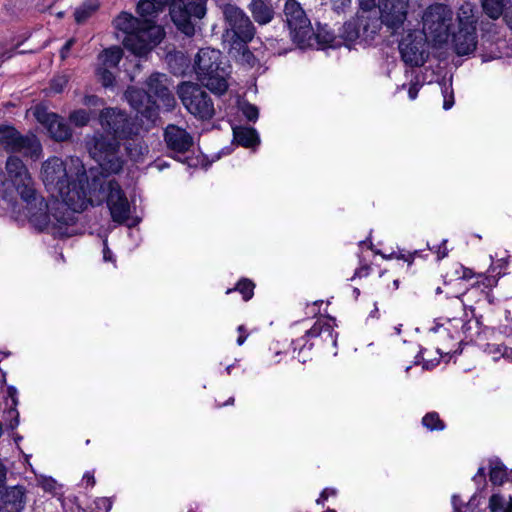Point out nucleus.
I'll use <instances>...</instances> for the list:
<instances>
[{
	"label": "nucleus",
	"instance_id": "1",
	"mask_svg": "<svg viewBox=\"0 0 512 512\" xmlns=\"http://www.w3.org/2000/svg\"><path fill=\"white\" fill-rule=\"evenodd\" d=\"M42 180L48 192L59 198L71 210L80 213L88 205L107 204L114 222L123 224L130 216V204L116 180H107L97 169H89L77 160L67 165L59 157L42 164Z\"/></svg>",
	"mask_w": 512,
	"mask_h": 512
},
{
	"label": "nucleus",
	"instance_id": "2",
	"mask_svg": "<svg viewBox=\"0 0 512 512\" xmlns=\"http://www.w3.org/2000/svg\"><path fill=\"white\" fill-rule=\"evenodd\" d=\"M409 0H377L376 7L371 16L361 15L360 18H350L344 22L343 37L347 40H360L370 44L379 33L383 25L396 33L407 17Z\"/></svg>",
	"mask_w": 512,
	"mask_h": 512
},
{
	"label": "nucleus",
	"instance_id": "3",
	"mask_svg": "<svg viewBox=\"0 0 512 512\" xmlns=\"http://www.w3.org/2000/svg\"><path fill=\"white\" fill-rule=\"evenodd\" d=\"M5 169L16 191L28 206L30 222L46 226L49 222L48 204L37 194L35 183L26 165L19 157L12 155L7 158Z\"/></svg>",
	"mask_w": 512,
	"mask_h": 512
},
{
	"label": "nucleus",
	"instance_id": "4",
	"mask_svg": "<svg viewBox=\"0 0 512 512\" xmlns=\"http://www.w3.org/2000/svg\"><path fill=\"white\" fill-rule=\"evenodd\" d=\"M85 146L98 167L97 169L107 180H112L111 175L122 172L125 159L121 153V141L107 134L103 130H97L85 138Z\"/></svg>",
	"mask_w": 512,
	"mask_h": 512
},
{
	"label": "nucleus",
	"instance_id": "5",
	"mask_svg": "<svg viewBox=\"0 0 512 512\" xmlns=\"http://www.w3.org/2000/svg\"><path fill=\"white\" fill-rule=\"evenodd\" d=\"M193 68L197 79L211 92L222 95L228 90L230 66L220 50L201 48L196 54Z\"/></svg>",
	"mask_w": 512,
	"mask_h": 512
},
{
	"label": "nucleus",
	"instance_id": "6",
	"mask_svg": "<svg viewBox=\"0 0 512 512\" xmlns=\"http://www.w3.org/2000/svg\"><path fill=\"white\" fill-rule=\"evenodd\" d=\"M224 21L223 41L229 45L250 43L256 27L250 17L236 4L226 3L221 6Z\"/></svg>",
	"mask_w": 512,
	"mask_h": 512
},
{
	"label": "nucleus",
	"instance_id": "7",
	"mask_svg": "<svg viewBox=\"0 0 512 512\" xmlns=\"http://www.w3.org/2000/svg\"><path fill=\"white\" fill-rule=\"evenodd\" d=\"M98 122L104 132L120 141L133 140L142 129L138 116H132L118 107H103Z\"/></svg>",
	"mask_w": 512,
	"mask_h": 512
},
{
	"label": "nucleus",
	"instance_id": "8",
	"mask_svg": "<svg viewBox=\"0 0 512 512\" xmlns=\"http://www.w3.org/2000/svg\"><path fill=\"white\" fill-rule=\"evenodd\" d=\"M282 20L293 43L300 48L310 46L314 29L302 5L297 0H285Z\"/></svg>",
	"mask_w": 512,
	"mask_h": 512
},
{
	"label": "nucleus",
	"instance_id": "9",
	"mask_svg": "<svg viewBox=\"0 0 512 512\" xmlns=\"http://www.w3.org/2000/svg\"><path fill=\"white\" fill-rule=\"evenodd\" d=\"M177 95L187 111L200 120H211L215 115L211 96L198 83L183 81L177 86Z\"/></svg>",
	"mask_w": 512,
	"mask_h": 512
},
{
	"label": "nucleus",
	"instance_id": "10",
	"mask_svg": "<svg viewBox=\"0 0 512 512\" xmlns=\"http://www.w3.org/2000/svg\"><path fill=\"white\" fill-rule=\"evenodd\" d=\"M401 60L411 68L422 67L429 59V42L426 32L408 30L398 43Z\"/></svg>",
	"mask_w": 512,
	"mask_h": 512
},
{
	"label": "nucleus",
	"instance_id": "11",
	"mask_svg": "<svg viewBox=\"0 0 512 512\" xmlns=\"http://www.w3.org/2000/svg\"><path fill=\"white\" fill-rule=\"evenodd\" d=\"M0 145L7 152L21 153L33 160H38L42 154L41 143L35 134L22 135L9 125L0 126Z\"/></svg>",
	"mask_w": 512,
	"mask_h": 512
},
{
	"label": "nucleus",
	"instance_id": "12",
	"mask_svg": "<svg viewBox=\"0 0 512 512\" xmlns=\"http://www.w3.org/2000/svg\"><path fill=\"white\" fill-rule=\"evenodd\" d=\"M472 8L467 6L461 7V13L458 16V31L452 34V44L454 51L459 56H465L473 53L477 47V20L473 15Z\"/></svg>",
	"mask_w": 512,
	"mask_h": 512
},
{
	"label": "nucleus",
	"instance_id": "13",
	"mask_svg": "<svg viewBox=\"0 0 512 512\" xmlns=\"http://www.w3.org/2000/svg\"><path fill=\"white\" fill-rule=\"evenodd\" d=\"M452 15L447 5L432 4L424 12L422 30H428L435 42L444 43L451 34Z\"/></svg>",
	"mask_w": 512,
	"mask_h": 512
},
{
	"label": "nucleus",
	"instance_id": "14",
	"mask_svg": "<svg viewBox=\"0 0 512 512\" xmlns=\"http://www.w3.org/2000/svg\"><path fill=\"white\" fill-rule=\"evenodd\" d=\"M164 31L161 26L147 25L126 36L124 47L138 57H146L154 47L161 43Z\"/></svg>",
	"mask_w": 512,
	"mask_h": 512
},
{
	"label": "nucleus",
	"instance_id": "15",
	"mask_svg": "<svg viewBox=\"0 0 512 512\" xmlns=\"http://www.w3.org/2000/svg\"><path fill=\"white\" fill-rule=\"evenodd\" d=\"M33 115L46 128L53 140L64 142L72 138L73 131L68 121L57 113L48 111L45 105H36Z\"/></svg>",
	"mask_w": 512,
	"mask_h": 512
},
{
	"label": "nucleus",
	"instance_id": "16",
	"mask_svg": "<svg viewBox=\"0 0 512 512\" xmlns=\"http://www.w3.org/2000/svg\"><path fill=\"white\" fill-rule=\"evenodd\" d=\"M164 140L167 148L180 162L186 163L190 167L196 165L193 163V158L187 155L193 147V137L184 128L168 125L164 131Z\"/></svg>",
	"mask_w": 512,
	"mask_h": 512
},
{
	"label": "nucleus",
	"instance_id": "17",
	"mask_svg": "<svg viewBox=\"0 0 512 512\" xmlns=\"http://www.w3.org/2000/svg\"><path fill=\"white\" fill-rule=\"evenodd\" d=\"M158 8V11L162 12L166 6H169V14L171 20L186 36H193L195 34V26L190 19V14L187 10L186 0H153Z\"/></svg>",
	"mask_w": 512,
	"mask_h": 512
},
{
	"label": "nucleus",
	"instance_id": "18",
	"mask_svg": "<svg viewBox=\"0 0 512 512\" xmlns=\"http://www.w3.org/2000/svg\"><path fill=\"white\" fill-rule=\"evenodd\" d=\"M125 98L129 105L142 117L154 120L158 116L159 105L155 99H151V94L147 90L134 86L128 87Z\"/></svg>",
	"mask_w": 512,
	"mask_h": 512
},
{
	"label": "nucleus",
	"instance_id": "19",
	"mask_svg": "<svg viewBox=\"0 0 512 512\" xmlns=\"http://www.w3.org/2000/svg\"><path fill=\"white\" fill-rule=\"evenodd\" d=\"M169 79L166 74L154 72L145 84L147 92L151 94V99L160 101L166 110H172L176 106V99L168 87Z\"/></svg>",
	"mask_w": 512,
	"mask_h": 512
},
{
	"label": "nucleus",
	"instance_id": "20",
	"mask_svg": "<svg viewBox=\"0 0 512 512\" xmlns=\"http://www.w3.org/2000/svg\"><path fill=\"white\" fill-rule=\"evenodd\" d=\"M26 492L22 485L4 488L0 496V512H23L27 501Z\"/></svg>",
	"mask_w": 512,
	"mask_h": 512
},
{
	"label": "nucleus",
	"instance_id": "21",
	"mask_svg": "<svg viewBox=\"0 0 512 512\" xmlns=\"http://www.w3.org/2000/svg\"><path fill=\"white\" fill-rule=\"evenodd\" d=\"M278 1L274 0H251L248 10L253 20L259 25L269 24L276 15Z\"/></svg>",
	"mask_w": 512,
	"mask_h": 512
},
{
	"label": "nucleus",
	"instance_id": "22",
	"mask_svg": "<svg viewBox=\"0 0 512 512\" xmlns=\"http://www.w3.org/2000/svg\"><path fill=\"white\" fill-rule=\"evenodd\" d=\"M344 30V24L342 25V28L340 29L339 35H336L334 30L329 27V25L324 24L320 25L318 24L317 30L314 31L313 39L315 38L317 42L321 45H326L328 47H338L343 42L346 44H351L356 42L357 40H347L345 39L343 35Z\"/></svg>",
	"mask_w": 512,
	"mask_h": 512
},
{
	"label": "nucleus",
	"instance_id": "23",
	"mask_svg": "<svg viewBox=\"0 0 512 512\" xmlns=\"http://www.w3.org/2000/svg\"><path fill=\"white\" fill-rule=\"evenodd\" d=\"M304 338H320V343L323 345L332 343L333 346H336L337 343L333 326L322 319H318L314 325L306 331L302 339Z\"/></svg>",
	"mask_w": 512,
	"mask_h": 512
},
{
	"label": "nucleus",
	"instance_id": "24",
	"mask_svg": "<svg viewBox=\"0 0 512 512\" xmlns=\"http://www.w3.org/2000/svg\"><path fill=\"white\" fill-rule=\"evenodd\" d=\"M169 71L175 76H183L191 65L190 57L182 51L168 52L165 57Z\"/></svg>",
	"mask_w": 512,
	"mask_h": 512
},
{
	"label": "nucleus",
	"instance_id": "25",
	"mask_svg": "<svg viewBox=\"0 0 512 512\" xmlns=\"http://www.w3.org/2000/svg\"><path fill=\"white\" fill-rule=\"evenodd\" d=\"M233 141L245 148H253L260 144V138L256 129L246 126H236L233 128Z\"/></svg>",
	"mask_w": 512,
	"mask_h": 512
},
{
	"label": "nucleus",
	"instance_id": "26",
	"mask_svg": "<svg viewBox=\"0 0 512 512\" xmlns=\"http://www.w3.org/2000/svg\"><path fill=\"white\" fill-rule=\"evenodd\" d=\"M115 27L124 32L126 36L135 33L143 27L140 19L134 17L132 14L127 12H121L118 17L114 20Z\"/></svg>",
	"mask_w": 512,
	"mask_h": 512
},
{
	"label": "nucleus",
	"instance_id": "27",
	"mask_svg": "<svg viewBox=\"0 0 512 512\" xmlns=\"http://www.w3.org/2000/svg\"><path fill=\"white\" fill-rule=\"evenodd\" d=\"M122 57L123 50L119 46L109 47L98 55V66L117 69Z\"/></svg>",
	"mask_w": 512,
	"mask_h": 512
},
{
	"label": "nucleus",
	"instance_id": "28",
	"mask_svg": "<svg viewBox=\"0 0 512 512\" xmlns=\"http://www.w3.org/2000/svg\"><path fill=\"white\" fill-rule=\"evenodd\" d=\"M136 11L143 19V26L156 25L154 19L158 16L160 11L153 0H139Z\"/></svg>",
	"mask_w": 512,
	"mask_h": 512
},
{
	"label": "nucleus",
	"instance_id": "29",
	"mask_svg": "<svg viewBox=\"0 0 512 512\" xmlns=\"http://www.w3.org/2000/svg\"><path fill=\"white\" fill-rule=\"evenodd\" d=\"M489 468V479L493 485H502L509 480L507 467L498 457L489 459Z\"/></svg>",
	"mask_w": 512,
	"mask_h": 512
},
{
	"label": "nucleus",
	"instance_id": "30",
	"mask_svg": "<svg viewBox=\"0 0 512 512\" xmlns=\"http://www.w3.org/2000/svg\"><path fill=\"white\" fill-rule=\"evenodd\" d=\"M99 2L97 0H86L74 12V18L77 24L84 23L91 15L98 10Z\"/></svg>",
	"mask_w": 512,
	"mask_h": 512
},
{
	"label": "nucleus",
	"instance_id": "31",
	"mask_svg": "<svg viewBox=\"0 0 512 512\" xmlns=\"http://www.w3.org/2000/svg\"><path fill=\"white\" fill-rule=\"evenodd\" d=\"M491 512H512V496L506 500L501 494L494 493L489 499Z\"/></svg>",
	"mask_w": 512,
	"mask_h": 512
},
{
	"label": "nucleus",
	"instance_id": "32",
	"mask_svg": "<svg viewBox=\"0 0 512 512\" xmlns=\"http://www.w3.org/2000/svg\"><path fill=\"white\" fill-rule=\"evenodd\" d=\"M483 11L491 19H498L506 4V0H481Z\"/></svg>",
	"mask_w": 512,
	"mask_h": 512
},
{
	"label": "nucleus",
	"instance_id": "33",
	"mask_svg": "<svg viewBox=\"0 0 512 512\" xmlns=\"http://www.w3.org/2000/svg\"><path fill=\"white\" fill-rule=\"evenodd\" d=\"M67 208L71 211V212H68L67 214L65 213H62L61 216L55 214L54 217L55 219L57 220V222L60 224L59 226V229L61 230L62 229V226H65V231H59V234L61 236H66V237H69V236H72L73 235V231H68L69 229V226H73L74 224H76L77 222V219L76 217L74 216V213L76 211H73L71 210L68 206Z\"/></svg>",
	"mask_w": 512,
	"mask_h": 512
},
{
	"label": "nucleus",
	"instance_id": "34",
	"mask_svg": "<svg viewBox=\"0 0 512 512\" xmlns=\"http://www.w3.org/2000/svg\"><path fill=\"white\" fill-rule=\"evenodd\" d=\"M230 50H236L238 55L240 56V61L243 64H248L250 67H253L257 59L253 52L249 49L248 44H244L243 46L241 44H234L229 45Z\"/></svg>",
	"mask_w": 512,
	"mask_h": 512
},
{
	"label": "nucleus",
	"instance_id": "35",
	"mask_svg": "<svg viewBox=\"0 0 512 512\" xmlns=\"http://www.w3.org/2000/svg\"><path fill=\"white\" fill-rule=\"evenodd\" d=\"M95 75L98 82H100L104 88L114 87L115 75L111 68L97 66L95 69Z\"/></svg>",
	"mask_w": 512,
	"mask_h": 512
},
{
	"label": "nucleus",
	"instance_id": "36",
	"mask_svg": "<svg viewBox=\"0 0 512 512\" xmlns=\"http://www.w3.org/2000/svg\"><path fill=\"white\" fill-rule=\"evenodd\" d=\"M254 288L255 284L250 279L242 278L238 281L236 287L234 289H228L227 293H230L234 290L239 291L242 294L243 300L248 301L254 295Z\"/></svg>",
	"mask_w": 512,
	"mask_h": 512
},
{
	"label": "nucleus",
	"instance_id": "37",
	"mask_svg": "<svg viewBox=\"0 0 512 512\" xmlns=\"http://www.w3.org/2000/svg\"><path fill=\"white\" fill-rule=\"evenodd\" d=\"M206 2L207 0H189L186 1L187 10L192 17L201 19L206 14Z\"/></svg>",
	"mask_w": 512,
	"mask_h": 512
},
{
	"label": "nucleus",
	"instance_id": "38",
	"mask_svg": "<svg viewBox=\"0 0 512 512\" xmlns=\"http://www.w3.org/2000/svg\"><path fill=\"white\" fill-rule=\"evenodd\" d=\"M91 113L85 109H77L69 114V121L76 127H84L89 124Z\"/></svg>",
	"mask_w": 512,
	"mask_h": 512
},
{
	"label": "nucleus",
	"instance_id": "39",
	"mask_svg": "<svg viewBox=\"0 0 512 512\" xmlns=\"http://www.w3.org/2000/svg\"><path fill=\"white\" fill-rule=\"evenodd\" d=\"M422 424L431 431H441L445 428V423L440 419L437 412L427 413L422 419Z\"/></svg>",
	"mask_w": 512,
	"mask_h": 512
},
{
	"label": "nucleus",
	"instance_id": "40",
	"mask_svg": "<svg viewBox=\"0 0 512 512\" xmlns=\"http://www.w3.org/2000/svg\"><path fill=\"white\" fill-rule=\"evenodd\" d=\"M125 150L130 160L137 162L139 161L145 152L147 147H143L141 144L128 142L125 144Z\"/></svg>",
	"mask_w": 512,
	"mask_h": 512
},
{
	"label": "nucleus",
	"instance_id": "41",
	"mask_svg": "<svg viewBox=\"0 0 512 512\" xmlns=\"http://www.w3.org/2000/svg\"><path fill=\"white\" fill-rule=\"evenodd\" d=\"M473 481L477 484L478 489H477V493H475L471 497V499L469 501L470 503L475 500L478 493L481 494L487 487L486 473H485L484 467H480L478 469L477 473L473 477Z\"/></svg>",
	"mask_w": 512,
	"mask_h": 512
},
{
	"label": "nucleus",
	"instance_id": "42",
	"mask_svg": "<svg viewBox=\"0 0 512 512\" xmlns=\"http://www.w3.org/2000/svg\"><path fill=\"white\" fill-rule=\"evenodd\" d=\"M242 114L250 122H256L259 117V109L256 105L245 101L241 105Z\"/></svg>",
	"mask_w": 512,
	"mask_h": 512
},
{
	"label": "nucleus",
	"instance_id": "43",
	"mask_svg": "<svg viewBox=\"0 0 512 512\" xmlns=\"http://www.w3.org/2000/svg\"><path fill=\"white\" fill-rule=\"evenodd\" d=\"M359 1V10L353 18H360L361 15L371 16L374 9L376 8L377 1L376 0H358Z\"/></svg>",
	"mask_w": 512,
	"mask_h": 512
},
{
	"label": "nucleus",
	"instance_id": "44",
	"mask_svg": "<svg viewBox=\"0 0 512 512\" xmlns=\"http://www.w3.org/2000/svg\"><path fill=\"white\" fill-rule=\"evenodd\" d=\"M442 94L444 97L443 108L449 110L454 105V96L452 84L447 85L445 82L442 87Z\"/></svg>",
	"mask_w": 512,
	"mask_h": 512
},
{
	"label": "nucleus",
	"instance_id": "45",
	"mask_svg": "<svg viewBox=\"0 0 512 512\" xmlns=\"http://www.w3.org/2000/svg\"><path fill=\"white\" fill-rule=\"evenodd\" d=\"M82 103L87 107L99 108L105 105V100L97 95H85Z\"/></svg>",
	"mask_w": 512,
	"mask_h": 512
},
{
	"label": "nucleus",
	"instance_id": "46",
	"mask_svg": "<svg viewBox=\"0 0 512 512\" xmlns=\"http://www.w3.org/2000/svg\"><path fill=\"white\" fill-rule=\"evenodd\" d=\"M67 83L68 80L66 79V77H55L51 80L50 87L55 93H61L64 90Z\"/></svg>",
	"mask_w": 512,
	"mask_h": 512
},
{
	"label": "nucleus",
	"instance_id": "47",
	"mask_svg": "<svg viewBox=\"0 0 512 512\" xmlns=\"http://www.w3.org/2000/svg\"><path fill=\"white\" fill-rule=\"evenodd\" d=\"M421 87H422V83H420L419 75H415V77L411 81L410 87L408 89L409 98L412 100L416 99Z\"/></svg>",
	"mask_w": 512,
	"mask_h": 512
},
{
	"label": "nucleus",
	"instance_id": "48",
	"mask_svg": "<svg viewBox=\"0 0 512 512\" xmlns=\"http://www.w3.org/2000/svg\"><path fill=\"white\" fill-rule=\"evenodd\" d=\"M507 25L512 29V0H506L502 15Z\"/></svg>",
	"mask_w": 512,
	"mask_h": 512
},
{
	"label": "nucleus",
	"instance_id": "49",
	"mask_svg": "<svg viewBox=\"0 0 512 512\" xmlns=\"http://www.w3.org/2000/svg\"><path fill=\"white\" fill-rule=\"evenodd\" d=\"M332 9L337 12H344L350 6L351 0H330Z\"/></svg>",
	"mask_w": 512,
	"mask_h": 512
},
{
	"label": "nucleus",
	"instance_id": "50",
	"mask_svg": "<svg viewBox=\"0 0 512 512\" xmlns=\"http://www.w3.org/2000/svg\"><path fill=\"white\" fill-rule=\"evenodd\" d=\"M505 324L502 325V332L506 336H512V313L510 311L505 312Z\"/></svg>",
	"mask_w": 512,
	"mask_h": 512
},
{
	"label": "nucleus",
	"instance_id": "51",
	"mask_svg": "<svg viewBox=\"0 0 512 512\" xmlns=\"http://www.w3.org/2000/svg\"><path fill=\"white\" fill-rule=\"evenodd\" d=\"M8 415L11 416V420L7 426L10 430H14L19 424V413L15 409H10Z\"/></svg>",
	"mask_w": 512,
	"mask_h": 512
},
{
	"label": "nucleus",
	"instance_id": "52",
	"mask_svg": "<svg viewBox=\"0 0 512 512\" xmlns=\"http://www.w3.org/2000/svg\"><path fill=\"white\" fill-rule=\"evenodd\" d=\"M57 482L52 477H46L41 482L42 488L47 492H52L55 490Z\"/></svg>",
	"mask_w": 512,
	"mask_h": 512
},
{
	"label": "nucleus",
	"instance_id": "53",
	"mask_svg": "<svg viewBox=\"0 0 512 512\" xmlns=\"http://www.w3.org/2000/svg\"><path fill=\"white\" fill-rule=\"evenodd\" d=\"M383 257L387 258V259H391L393 257H396L398 259H402V260L406 261L409 265H411L413 263V261H414L413 254L404 255V254H396L395 252H393L392 254H390L388 256L383 255Z\"/></svg>",
	"mask_w": 512,
	"mask_h": 512
},
{
	"label": "nucleus",
	"instance_id": "54",
	"mask_svg": "<svg viewBox=\"0 0 512 512\" xmlns=\"http://www.w3.org/2000/svg\"><path fill=\"white\" fill-rule=\"evenodd\" d=\"M447 240H443L437 247L436 254L439 260L445 258L448 255V249L446 247Z\"/></svg>",
	"mask_w": 512,
	"mask_h": 512
},
{
	"label": "nucleus",
	"instance_id": "55",
	"mask_svg": "<svg viewBox=\"0 0 512 512\" xmlns=\"http://www.w3.org/2000/svg\"><path fill=\"white\" fill-rule=\"evenodd\" d=\"M74 43H75V39L71 38L62 46V48L60 50V56L62 59H65L67 57V54L70 51V49Z\"/></svg>",
	"mask_w": 512,
	"mask_h": 512
},
{
	"label": "nucleus",
	"instance_id": "56",
	"mask_svg": "<svg viewBox=\"0 0 512 512\" xmlns=\"http://www.w3.org/2000/svg\"><path fill=\"white\" fill-rule=\"evenodd\" d=\"M237 330L239 332V337L237 339V344L241 346L246 341V339L248 337V332H247V330H246L244 325H240Z\"/></svg>",
	"mask_w": 512,
	"mask_h": 512
},
{
	"label": "nucleus",
	"instance_id": "57",
	"mask_svg": "<svg viewBox=\"0 0 512 512\" xmlns=\"http://www.w3.org/2000/svg\"><path fill=\"white\" fill-rule=\"evenodd\" d=\"M452 505L454 512H462L463 503L458 495L452 496Z\"/></svg>",
	"mask_w": 512,
	"mask_h": 512
},
{
	"label": "nucleus",
	"instance_id": "58",
	"mask_svg": "<svg viewBox=\"0 0 512 512\" xmlns=\"http://www.w3.org/2000/svg\"><path fill=\"white\" fill-rule=\"evenodd\" d=\"M369 270H370V267L368 265H364V266L356 269L352 279H354L356 277L367 276L369 274Z\"/></svg>",
	"mask_w": 512,
	"mask_h": 512
},
{
	"label": "nucleus",
	"instance_id": "59",
	"mask_svg": "<svg viewBox=\"0 0 512 512\" xmlns=\"http://www.w3.org/2000/svg\"><path fill=\"white\" fill-rule=\"evenodd\" d=\"M420 363H423V368L424 369H429V362L428 361H424V358H423V349H421L419 351V353L416 355L415 361H414L415 365H419Z\"/></svg>",
	"mask_w": 512,
	"mask_h": 512
},
{
	"label": "nucleus",
	"instance_id": "60",
	"mask_svg": "<svg viewBox=\"0 0 512 512\" xmlns=\"http://www.w3.org/2000/svg\"><path fill=\"white\" fill-rule=\"evenodd\" d=\"M462 271H463V273L460 276V278L463 279V280H469V279H471V278H473L475 276V273L470 268L462 266Z\"/></svg>",
	"mask_w": 512,
	"mask_h": 512
},
{
	"label": "nucleus",
	"instance_id": "61",
	"mask_svg": "<svg viewBox=\"0 0 512 512\" xmlns=\"http://www.w3.org/2000/svg\"><path fill=\"white\" fill-rule=\"evenodd\" d=\"M335 493L336 492L334 489H328V488L324 489L322 491V493L320 494V498L317 500V503H320L321 501L326 500L329 497V495H334Z\"/></svg>",
	"mask_w": 512,
	"mask_h": 512
},
{
	"label": "nucleus",
	"instance_id": "62",
	"mask_svg": "<svg viewBox=\"0 0 512 512\" xmlns=\"http://www.w3.org/2000/svg\"><path fill=\"white\" fill-rule=\"evenodd\" d=\"M5 472L3 469H0V496L2 495V492L4 491L5 483H6V477Z\"/></svg>",
	"mask_w": 512,
	"mask_h": 512
},
{
	"label": "nucleus",
	"instance_id": "63",
	"mask_svg": "<svg viewBox=\"0 0 512 512\" xmlns=\"http://www.w3.org/2000/svg\"><path fill=\"white\" fill-rule=\"evenodd\" d=\"M83 479L86 481V483L88 485H91L93 486L95 484V479H94V476L89 474V473H86L83 477Z\"/></svg>",
	"mask_w": 512,
	"mask_h": 512
},
{
	"label": "nucleus",
	"instance_id": "64",
	"mask_svg": "<svg viewBox=\"0 0 512 512\" xmlns=\"http://www.w3.org/2000/svg\"><path fill=\"white\" fill-rule=\"evenodd\" d=\"M16 393H17V390L14 386L8 387V395L12 398L14 404L17 403L16 399H15Z\"/></svg>",
	"mask_w": 512,
	"mask_h": 512
}]
</instances>
